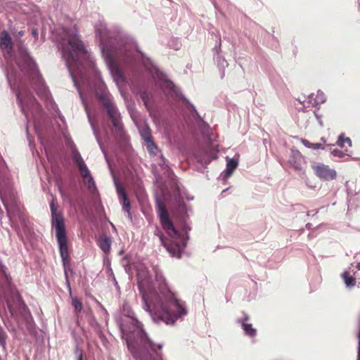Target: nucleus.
Wrapping results in <instances>:
<instances>
[{"instance_id": "obj_16", "label": "nucleus", "mask_w": 360, "mask_h": 360, "mask_svg": "<svg viewBox=\"0 0 360 360\" xmlns=\"http://www.w3.org/2000/svg\"><path fill=\"white\" fill-rule=\"evenodd\" d=\"M155 280L158 283V289L157 290V293H161L165 289H168L169 291H172L168 285V283L166 281L165 277L163 274L159 271L158 269H155Z\"/></svg>"}, {"instance_id": "obj_30", "label": "nucleus", "mask_w": 360, "mask_h": 360, "mask_svg": "<svg viewBox=\"0 0 360 360\" xmlns=\"http://www.w3.org/2000/svg\"><path fill=\"white\" fill-rule=\"evenodd\" d=\"M72 305L77 312H80L82 309V304L77 297L72 299Z\"/></svg>"}, {"instance_id": "obj_1", "label": "nucleus", "mask_w": 360, "mask_h": 360, "mask_svg": "<svg viewBox=\"0 0 360 360\" xmlns=\"http://www.w3.org/2000/svg\"><path fill=\"white\" fill-rule=\"evenodd\" d=\"M94 29L105 62L117 84L125 80L117 63L129 65L142 64L146 70L158 80L161 89L169 93L175 94L178 93L174 84L154 65L150 58L139 51L134 52L132 43L120 37H112L104 21L99 20L95 25Z\"/></svg>"}, {"instance_id": "obj_37", "label": "nucleus", "mask_w": 360, "mask_h": 360, "mask_svg": "<svg viewBox=\"0 0 360 360\" xmlns=\"http://www.w3.org/2000/svg\"><path fill=\"white\" fill-rule=\"evenodd\" d=\"M32 36H33L34 37L37 38V37H38V32H37V30H34H34H32Z\"/></svg>"}, {"instance_id": "obj_34", "label": "nucleus", "mask_w": 360, "mask_h": 360, "mask_svg": "<svg viewBox=\"0 0 360 360\" xmlns=\"http://www.w3.org/2000/svg\"><path fill=\"white\" fill-rule=\"evenodd\" d=\"M75 354L77 356V360H83L82 351L77 345L75 349Z\"/></svg>"}, {"instance_id": "obj_19", "label": "nucleus", "mask_w": 360, "mask_h": 360, "mask_svg": "<svg viewBox=\"0 0 360 360\" xmlns=\"http://www.w3.org/2000/svg\"><path fill=\"white\" fill-rule=\"evenodd\" d=\"M308 103L312 105H317L323 103L326 101L325 94L320 90L317 91L316 97H314V94L309 95Z\"/></svg>"}, {"instance_id": "obj_46", "label": "nucleus", "mask_w": 360, "mask_h": 360, "mask_svg": "<svg viewBox=\"0 0 360 360\" xmlns=\"http://www.w3.org/2000/svg\"><path fill=\"white\" fill-rule=\"evenodd\" d=\"M27 137L29 138V133H28V129H26Z\"/></svg>"}, {"instance_id": "obj_18", "label": "nucleus", "mask_w": 360, "mask_h": 360, "mask_svg": "<svg viewBox=\"0 0 360 360\" xmlns=\"http://www.w3.org/2000/svg\"><path fill=\"white\" fill-rule=\"evenodd\" d=\"M84 184L86 186L89 192L94 197L98 196V190L96 182L92 176L86 177L84 180Z\"/></svg>"}, {"instance_id": "obj_40", "label": "nucleus", "mask_w": 360, "mask_h": 360, "mask_svg": "<svg viewBox=\"0 0 360 360\" xmlns=\"http://www.w3.org/2000/svg\"><path fill=\"white\" fill-rule=\"evenodd\" d=\"M180 206H181V208L183 210H184L186 209V205H185V204H184V203H182L181 205H180Z\"/></svg>"}, {"instance_id": "obj_6", "label": "nucleus", "mask_w": 360, "mask_h": 360, "mask_svg": "<svg viewBox=\"0 0 360 360\" xmlns=\"http://www.w3.org/2000/svg\"><path fill=\"white\" fill-rule=\"evenodd\" d=\"M155 209L162 228L168 231L170 237L169 242L166 241L162 235L160 236V240L172 257L179 259L187 245L188 231L191 230V228L187 224H184V231L185 234H181L175 229L169 218L165 205L159 197L155 198Z\"/></svg>"}, {"instance_id": "obj_5", "label": "nucleus", "mask_w": 360, "mask_h": 360, "mask_svg": "<svg viewBox=\"0 0 360 360\" xmlns=\"http://www.w3.org/2000/svg\"><path fill=\"white\" fill-rule=\"evenodd\" d=\"M65 37L60 41L62 55L65 60V65L69 70L70 77L74 85L77 89L80 99L85 108L86 113L87 108L82 96V93L79 87L77 77L82 80L84 78L83 73V60L88 58L87 51L79 37L76 28L65 29ZM89 115V114H87ZM90 124L91 126L94 134L102 150L106 160L108 161L107 154L101 140L98 136L94 124L91 122L89 115H88Z\"/></svg>"}, {"instance_id": "obj_8", "label": "nucleus", "mask_w": 360, "mask_h": 360, "mask_svg": "<svg viewBox=\"0 0 360 360\" xmlns=\"http://www.w3.org/2000/svg\"><path fill=\"white\" fill-rule=\"evenodd\" d=\"M98 96L103 107L106 110L115 131L120 135H122L123 124L121 121L120 113L112 101V95L108 91L103 89L98 93Z\"/></svg>"}, {"instance_id": "obj_25", "label": "nucleus", "mask_w": 360, "mask_h": 360, "mask_svg": "<svg viewBox=\"0 0 360 360\" xmlns=\"http://www.w3.org/2000/svg\"><path fill=\"white\" fill-rule=\"evenodd\" d=\"M345 143H347L349 146H352L351 139L349 137H345L344 134H340L337 141V145L340 148H344Z\"/></svg>"}, {"instance_id": "obj_2", "label": "nucleus", "mask_w": 360, "mask_h": 360, "mask_svg": "<svg viewBox=\"0 0 360 360\" xmlns=\"http://www.w3.org/2000/svg\"><path fill=\"white\" fill-rule=\"evenodd\" d=\"M137 282L143 308L150 314L154 323L172 326L188 315L186 303L179 297L176 292L166 288L161 293H157L147 270L138 272Z\"/></svg>"}, {"instance_id": "obj_22", "label": "nucleus", "mask_w": 360, "mask_h": 360, "mask_svg": "<svg viewBox=\"0 0 360 360\" xmlns=\"http://www.w3.org/2000/svg\"><path fill=\"white\" fill-rule=\"evenodd\" d=\"M342 277L344 280L345 284L347 287L352 288L356 284V279L352 276H350L347 272L342 274Z\"/></svg>"}, {"instance_id": "obj_47", "label": "nucleus", "mask_w": 360, "mask_h": 360, "mask_svg": "<svg viewBox=\"0 0 360 360\" xmlns=\"http://www.w3.org/2000/svg\"><path fill=\"white\" fill-rule=\"evenodd\" d=\"M310 215V212H307V216H309Z\"/></svg>"}, {"instance_id": "obj_26", "label": "nucleus", "mask_w": 360, "mask_h": 360, "mask_svg": "<svg viewBox=\"0 0 360 360\" xmlns=\"http://www.w3.org/2000/svg\"><path fill=\"white\" fill-rule=\"evenodd\" d=\"M77 167H78V169L80 172L82 176L84 179L91 176V172H90L89 169H88L85 162L83 163L82 162V164L78 165Z\"/></svg>"}, {"instance_id": "obj_42", "label": "nucleus", "mask_w": 360, "mask_h": 360, "mask_svg": "<svg viewBox=\"0 0 360 360\" xmlns=\"http://www.w3.org/2000/svg\"><path fill=\"white\" fill-rule=\"evenodd\" d=\"M312 212H314V213L312 214L313 215H315V214H316L318 213V210H313Z\"/></svg>"}, {"instance_id": "obj_27", "label": "nucleus", "mask_w": 360, "mask_h": 360, "mask_svg": "<svg viewBox=\"0 0 360 360\" xmlns=\"http://www.w3.org/2000/svg\"><path fill=\"white\" fill-rule=\"evenodd\" d=\"M115 186L116 188V192L117 193L118 198L120 200H121L122 197H124L127 195V193L125 192V189L124 186L119 183L118 181L116 179H114Z\"/></svg>"}, {"instance_id": "obj_13", "label": "nucleus", "mask_w": 360, "mask_h": 360, "mask_svg": "<svg viewBox=\"0 0 360 360\" xmlns=\"http://www.w3.org/2000/svg\"><path fill=\"white\" fill-rule=\"evenodd\" d=\"M238 165V160L236 158H229L226 157V169L221 173L220 178L225 181L226 179L230 177L233 171L236 169Z\"/></svg>"}, {"instance_id": "obj_28", "label": "nucleus", "mask_w": 360, "mask_h": 360, "mask_svg": "<svg viewBox=\"0 0 360 360\" xmlns=\"http://www.w3.org/2000/svg\"><path fill=\"white\" fill-rule=\"evenodd\" d=\"M120 201L122 205V209L124 211H129V210H131V204H130V201L127 197V195L124 197H122L121 200H120Z\"/></svg>"}, {"instance_id": "obj_29", "label": "nucleus", "mask_w": 360, "mask_h": 360, "mask_svg": "<svg viewBox=\"0 0 360 360\" xmlns=\"http://www.w3.org/2000/svg\"><path fill=\"white\" fill-rule=\"evenodd\" d=\"M180 97H181V99L183 101V103L186 105H188L191 107V108L192 109V110L195 112V115L198 117L200 118V116L198 112L197 111L195 107L194 106V105L192 104L191 103H190V101L184 95H181Z\"/></svg>"}, {"instance_id": "obj_20", "label": "nucleus", "mask_w": 360, "mask_h": 360, "mask_svg": "<svg viewBox=\"0 0 360 360\" xmlns=\"http://www.w3.org/2000/svg\"><path fill=\"white\" fill-rule=\"evenodd\" d=\"M139 132H140L141 139L143 140V141L153 138V136L151 135L150 129L148 124H144L139 129Z\"/></svg>"}, {"instance_id": "obj_12", "label": "nucleus", "mask_w": 360, "mask_h": 360, "mask_svg": "<svg viewBox=\"0 0 360 360\" xmlns=\"http://www.w3.org/2000/svg\"><path fill=\"white\" fill-rule=\"evenodd\" d=\"M213 58L217 65L220 70L222 71L221 77L224 75V70L228 66V63L225 58L220 54L221 52V39H219V41L212 49Z\"/></svg>"}, {"instance_id": "obj_14", "label": "nucleus", "mask_w": 360, "mask_h": 360, "mask_svg": "<svg viewBox=\"0 0 360 360\" xmlns=\"http://www.w3.org/2000/svg\"><path fill=\"white\" fill-rule=\"evenodd\" d=\"M243 319L238 320V322L240 323L245 335H248L251 338H255L257 335V330L252 327L251 323H247L248 316L245 313H243Z\"/></svg>"}, {"instance_id": "obj_17", "label": "nucleus", "mask_w": 360, "mask_h": 360, "mask_svg": "<svg viewBox=\"0 0 360 360\" xmlns=\"http://www.w3.org/2000/svg\"><path fill=\"white\" fill-rule=\"evenodd\" d=\"M97 243L100 249L105 253V255H108L111 250L112 241L110 237L104 236H101L98 240Z\"/></svg>"}, {"instance_id": "obj_15", "label": "nucleus", "mask_w": 360, "mask_h": 360, "mask_svg": "<svg viewBox=\"0 0 360 360\" xmlns=\"http://www.w3.org/2000/svg\"><path fill=\"white\" fill-rule=\"evenodd\" d=\"M0 48L10 52L13 49V41L8 32L3 30L0 33Z\"/></svg>"}, {"instance_id": "obj_24", "label": "nucleus", "mask_w": 360, "mask_h": 360, "mask_svg": "<svg viewBox=\"0 0 360 360\" xmlns=\"http://www.w3.org/2000/svg\"><path fill=\"white\" fill-rule=\"evenodd\" d=\"M302 143L307 148H311V149H314V150H317V149H320V148L326 149V148H328L330 146L329 145H327L326 146H323L321 143H311V142H309V141H307L306 139H303L302 140Z\"/></svg>"}, {"instance_id": "obj_36", "label": "nucleus", "mask_w": 360, "mask_h": 360, "mask_svg": "<svg viewBox=\"0 0 360 360\" xmlns=\"http://www.w3.org/2000/svg\"><path fill=\"white\" fill-rule=\"evenodd\" d=\"M314 115H315L316 118L318 120L319 124H320V126L323 127V121L321 120V115H320L318 113H316V112H314Z\"/></svg>"}, {"instance_id": "obj_21", "label": "nucleus", "mask_w": 360, "mask_h": 360, "mask_svg": "<svg viewBox=\"0 0 360 360\" xmlns=\"http://www.w3.org/2000/svg\"><path fill=\"white\" fill-rule=\"evenodd\" d=\"M72 158L75 163L78 165L79 164H82V162H84V160H83L82 157L80 155V153L79 150L76 148L74 143L72 144Z\"/></svg>"}, {"instance_id": "obj_39", "label": "nucleus", "mask_w": 360, "mask_h": 360, "mask_svg": "<svg viewBox=\"0 0 360 360\" xmlns=\"http://www.w3.org/2000/svg\"><path fill=\"white\" fill-rule=\"evenodd\" d=\"M311 226H312V225H311V224H310V223H307V224H306V228H307V229H311Z\"/></svg>"}, {"instance_id": "obj_43", "label": "nucleus", "mask_w": 360, "mask_h": 360, "mask_svg": "<svg viewBox=\"0 0 360 360\" xmlns=\"http://www.w3.org/2000/svg\"><path fill=\"white\" fill-rule=\"evenodd\" d=\"M59 191H60V194L63 195V190H62V188L60 187L59 188Z\"/></svg>"}, {"instance_id": "obj_44", "label": "nucleus", "mask_w": 360, "mask_h": 360, "mask_svg": "<svg viewBox=\"0 0 360 360\" xmlns=\"http://www.w3.org/2000/svg\"><path fill=\"white\" fill-rule=\"evenodd\" d=\"M356 268L360 270V262L357 264Z\"/></svg>"}, {"instance_id": "obj_3", "label": "nucleus", "mask_w": 360, "mask_h": 360, "mask_svg": "<svg viewBox=\"0 0 360 360\" xmlns=\"http://www.w3.org/2000/svg\"><path fill=\"white\" fill-rule=\"evenodd\" d=\"M15 63L20 72H18L12 62L8 60L5 72L6 76L8 85L15 94L22 112L28 119V111L32 110V109L39 110L41 106L27 88V84L21 77V74L26 76L32 83L37 85L36 91L39 96L48 99L50 93L44 84L36 63L26 50L21 51L20 58Z\"/></svg>"}, {"instance_id": "obj_35", "label": "nucleus", "mask_w": 360, "mask_h": 360, "mask_svg": "<svg viewBox=\"0 0 360 360\" xmlns=\"http://www.w3.org/2000/svg\"><path fill=\"white\" fill-rule=\"evenodd\" d=\"M198 159L199 162H200L202 164H205V165H208L212 160V158L210 157H207L205 159H201L198 157Z\"/></svg>"}, {"instance_id": "obj_10", "label": "nucleus", "mask_w": 360, "mask_h": 360, "mask_svg": "<svg viewBox=\"0 0 360 360\" xmlns=\"http://www.w3.org/2000/svg\"><path fill=\"white\" fill-rule=\"evenodd\" d=\"M311 168L317 177L323 181H332L336 179L337 172L328 165L320 162H313Z\"/></svg>"}, {"instance_id": "obj_11", "label": "nucleus", "mask_w": 360, "mask_h": 360, "mask_svg": "<svg viewBox=\"0 0 360 360\" xmlns=\"http://www.w3.org/2000/svg\"><path fill=\"white\" fill-rule=\"evenodd\" d=\"M288 162L296 172L300 174H304V158L298 150H291Z\"/></svg>"}, {"instance_id": "obj_7", "label": "nucleus", "mask_w": 360, "mask_h": 360, "mask_svg": "<svg viewBox=\"0 0 360 360\" xmlns=\"http://www.w3.org/2000/svg\"><path fill=\"white\" fill-rule=\"evenodd\" d=\"M51 212V225L56 229V236L58 244L60 256L61 257L66 283L71 294V287L68 277L67 269L70 266V259L68 248V239L65 226L64 217L60 212L57 210L54 205V200L50 204Z\"/></svg>"}, {"instance_id": "obj_23", "label": "nucleus", "mask_w": 360, "mask_h": 360, "mask_svg": "<svg viewBox=\"0 0 360 360\" xmlns=\"http://www.w3.org/2000/svg\"><path fill=\"white\" fill-rule=\"evenodd\" d=\"M144 144L147 150L151 155H155L157 154L158 148L155 143H154L153 138L144 141Z\"/></svg>"}, {"instance_id": "obj_32", "label": "nucleus", "mask_w": 360, "mask_h": 360, "mask_svg": "<svg viewBox=\"0 0 360 360\" xmlns=\"http://www.w3.org/2000/svg\"><path fill=\"white\" fill-rule=\"evenodd\" d=\"M331 153L335 156V157H338L340 158H344L345 155H348L347 154H346L345 152H343L342 150H339V149H333V150H331Z\"/></svg>"}, {"instance_id": "obj_4", "label": "nucleus", "mask_w": 360, "mask_h": 360, "mask_svg": "<svg viewBox=\"0 0 360 360\" xmlns=\"http://www.w3.org/2000/svg\"><path fill=\"white\" fill-rule=\"evenodd\" d=\"M117 323L122 338L135 360H162L161 349L163 344H155L152 341L128 304L123 305Z\"/></svg>"}, {"instance_id": "obj_45", "label": "nucleus", "mask_w": 360, "mask_h": 360, "mask_svg": "<svg viewBox=\"0 0 360 360\" xmlns=\"http://www.w3.org/2000/svg\"><path fill=\"white\" fill-rule=\"evenodd\" d=\"M23 34H24V32H23L22 31L19 32V34H20V36H22V35H23Z\"/></svg>"}, {"instance_id": "obj_33", "label": "nucleus", "mask_w": 360, "mask_h": 360, "mask_svg": "<svg viewBox=\"0 0 360 360\" xmlns=\"http://www.w3.org/2000/svg\"><path fill=\"white\" fill-rule=\"evenodd\" d=\"M140 96H141V98L142 99V101H143L144 104L147 105V103L150 99L149 94L147 91H144L141 93Z\"/></svg>"}, {"instance_id": "obj_38", "label": "nucleus", "mask_w": 360, "mask_h": 360, "mask_svg": "<svg viewBox=\"0 0 360 360\" xmlns=\"http://www.w3.org/2000/svg\"><path fill=\"white\" fill-rule=\"evenodd\" d=\"M127 213V217H129V219L130 220H132V214L130 212V210H129V211H125Z\"/></svg>"}, {"instance_id": "obj_9", "label": "nucleus", "mask_w": 360, "mask_h": 360, "mask_svg": "<svg viewBox=\"0 0 360 360\" xmlns=\"http://www.w3.org/2000/svg\"><path fill=\"white\" fill-rule=\"evenodd\" d=\"M0 197L6 210L8 217L12 224L19 221L22 227H27V219L21 206L16 201L9 202L3 195L0 191Z\"/></svg>"}, {"instance_id": "obj_31", "label": "nucleus", "mask_w": 360, "mask_h": 360, "mask_svg": "<svg viewBox=\"0 0 360 360\" xmlns=\"http://www.w3.org/2000/svg\"><path fill=\"white\" fill-rule=\"evenodd\" d=\"M6 338H7L6 333L2 329H0V345L4 349H6Z\"/></svg>"}, {"instance_id": "obj_41", "label": "nucleus", "mask_w": 360, "mask_h": 360, "mask_svg": "<svg viewBox=\"0 0 360 360\" xmlns=\"http://www.w3.org/2000/svg\"><path fill=\"white\" fill-rule=\"evenodd\" d=\"M307 186H309V188H314L315 186H312V185H309L308 183H307Z\"/></svg>"}]
</instances>
